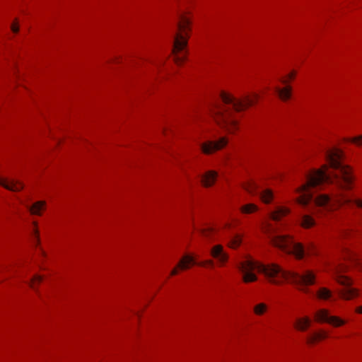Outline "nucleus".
Instances as JSON below:
<instances>
[{
  "label": "nucleus",
  "instance_id": "nucleus-1",
  "mask_svg": "<svg viewBox=\"0 0 362 362\" xmlns=\"http://www.w3.org/2000/svg\"><path fill=\"white\" fill-rule=\"evenodd\" d=\"M343 153L337 148L327 150L325 157L332 172H327V166L322 168L312 170L306 176V182L300 187L298 192L300 195L297 202L303 206L308 205L313 201L319 207L324 208L327 211H332L340 206L351 208L356 206L362 208V200L349 197L341 192L332 193V195L320 194L313 199L310 189L320 187L324 184H335L339 189H351L354 177L351 170L348 165L341 162Z\"/></svg>",
  "mask_w": 362,
  "mask_h": 362
},
{
  "label": "nucleus",
  "instance_id": "nucleus-2",
  "mask_svg": "<svg viewBox=\"0 0 362 362\" xmlns=\"http://www.w3.org/2000/svg\"><path fill=\"white\" fill-rule=\"evenodd\" d=\"M239 269L243 273V279L245 283L257 280V276L252 272L255 269L263 274L269 282L274 284L287 280L298 286H308L313 284L315 279V274L310 270H305L300 274L287 272L276 264H264L252 259L242 262Z\"/></svg>",
  "mask_w": 362,
  "mask_h": 362
},
{
  "label": "nucleus",
  "instance_id": "nucleus-3",
  "mask_svg": "<svg viewBox=\"0 0 362 362\" xmlns=\"http://www.w3.org/2000/svg\"><path fill=\"white\" fill-rule=\"evenodd\" d=\"M220 97L224 105L216 107L215 119L219 125L226 127L230 132H233L238 128L237 120L233 117L234 112L241 111L252 105L259 96L257 94H255L253 98L246 95L240 100L221 91Z\"/></svg>",
  "mask_w": 362,
  "mask_h": 362
},
{
  "label": "nucleus",
  "instance_id": "nucleus-4",
  "mask_svg": "<svg viewBox=\"0 0 362 362\" xmlns=\"http://www.w3.org/2000/svg\"><path fill=\"white\" fill-rule=\"evenodd\" d=\"M190 21L185 15H182L178 23L179 32L174 37L173 52L176 64H180L185 60L187 45L188 30H189Z\"/></svg>",
  "mask_w": 362,
  "mask_h": 362
},
{
  "label": "nucleus",
  "instance_id": "nucleus-5",
  "mask_svg": "<svg viewBox=\"0 0 362 362\" xmlns=\"http://www.w3.org/2000/svg\"><path fill=\"white\" fill-rule=\"evenodd\" d=\"M271 242L275 247L288 254L294 255L298 259L303 258L306 253L304 246L301 243L295 242L287 235H273L271 237Z\"/></svg>",
  "mask_w": 362,
  "mask_h": 362
},
{
  "label": "nucleus",
  "instance_id": "nucleus-6",
  "mask_svg": "<svg viewBox=\"0 0 362 362\" xmlns=\"http://www.w3.org/2000/svg\"><path fill=\"white\" fill-rule=\"evenodd\" d=\"M344 269H337V272L339 273L340 270ZM337 281L344 287L339 291V296L345 300H350L358 296V291L351 287V281L346 276L337 274Z\"/></svg>",
  "mask_w": 362,
  "mask_h": 362
},
{
  "label": "nucleus",
  "instance_id": "nucleus-7",
  "mask_svg": "<svg viewBox=\"0 0 362 362\" xmlns=\"http://www.w3.org/2000/svg\"><path fill=\"white\" fill-rule=\"evenodd\" d=\"M315 319L320 322H327L334 327L344 325L346 321L337 316L330 315L329 311L325 309H320L315 313Z\"/></svg>",
  "mask_w": 362,
  "mask_h": 362
},
{
  "label": "nucleus",
  "instance_id": "nucleus-8",
  "mask_svg": "<svg viewBox=\"0 0 362 362\" xmlns=\"http://www.w3.org/2000/svg\"><path fill=\"white\" fill-rule=\"evenodd\" d=\"M227 142L228 140L225 137H222L217 141H209L206 143H203L201 145V148L203 153L210 154L224 147L227 144Z\"/></svg>",
  "mask_w": 362,
  "mask_h": 362
},
{
  "label": "nucleus",
  "instance_id": "nucleus-9",
  "mask_svg": "<svg viewBox=\"0 0 362 362\" xmlns=\"http://www.w3.org/2000/svg\"><path fill=\"white\" fill-rule=\"evenodd\" d=\"M211 256L215 258L220 264H225L228 259V255L224 251L221 245H216L211 248Z\"/></svg>",
  "mask_w": 362,
  "mask_h": 362
},
{
  "label": "nucleus",
  "instance_id": "nucleus-10",
  "mask_svg": "<svg viewBox=\"0 0 362 362\" xmlns=\"http://www.w3.org/2000/svg\"><path fill=\"white\" fill-rule=\"evenodd\" d=\"M0 185L13 192H18L23 188V185L19 181L2 177H0Z\"/></svg>",
  "mask_w": 362,
  "mask_h": 362
},
{
  "label": "nucleus",
  "instance_id": "nucleus-11",
  "mask_svg": "<svg viewBox=\"0 0 362 362\" xmlns=\"http://www.w3.org/2000/svg\"><path fill=\"white\" fill-rule=\"evenodd\" d=\"M195 264H196V262L192 257H191L189 255H185L180 259L177 267L174 268L171 271L170 275H176L177 274L178 268H180L182 270L187 269L188 268H189L190 265H194Z\"/></svg>",
  "mask_w": 362,
  "mask_h": 362
},
{
  "label": "nucleus",
  "instance_id": "nucleus-12",
  "mask_svg": "<svg viewBox=\"0 0 362 362\" xmlns=\"http://www.w3.org/2000/svg\"><path fill=\"white\" fill-rule=\"evenodd\" d=\"M218 174L214 170H209L202 177V182L204 187H210L216 180Z\"/></svg>",
  "mask_w": 362,
  "mask_h": 362
},
{
  "label": "nucleus",
  "instance_id": "nucleus-13",
  "mask_svg": "<svg viewBox=\"0 0 362 362\" xmlns=\"http://www.w3.org/2000/svg\"><path fill=\"white\" fill-rule=\"evenodd\" d=\"M290 213V209L284 206H278L276 209L270 214V217L274 221H279L282 217Z\"/></svg>",
  "mask_w": 362,
  "mask_h": 362
},
{
  "label": "nucleus",
  "instance_id": "nucleus-14",
  "mask_svg": "<svg viewBox=\"0 0 362 362\" xmlns=\"http://www.w3.org/2000/svg\"><path fill=\"white\" fill-rule=\"evenodd\" d=\"M274 90L278 93L279 98L284 101L291 98L292 88L290 86H287L284 88L275 87Z\"/></svg>",
  "mask_w": 362,
  "mask_h": 362
},
{
  "label": "nucleus",
  "instance_id": "nucleus-15",
  "mask_svg": "<svg viewBox=\"0 0 362 362\" xmlns=\"http://www.w3.org/2000/svg\"><path fill=\"white\" fill-rule=\"evenodd\" d=\"M46 202L44 201H39L34 203L29 207V210L32 214L41 215V211L44 209Z\"/></svg>",
  "mask_w": 362,
  "mask_h": 362
},
{
  "label": "nucleus",
  "instance_id": "nucleus-16",
  "mask_svg": "<svg viewBox=\"0 0 362 362\" xmlns=\"http://www.w3.org/2000/svg\"><path fill=\"white\" fill-rule=\"evenodd\" d=\"M300 223L302 227L309 228L315 225V221L312 216L304 214L300 216Z\"/></svg>",
  "mask_w": 362,
  "mask_h": 362
},
{
  "label": "nucleus",
  "instance_id": "nucleus-17",
  "mask_svg": "<svg viewBox=\"0 0 362 362\" xmlns=\"http://www.w3.org/2000/svg\"><path fill=\"white\" fill-rule=\"evenodd\" d=\"M310 325V320L308 317L299 318L296 320L295 326L300 330L305 331Z\"/></svg>",
  "mask_w": 362,
  "mask_h": 362
},
{
  "label": "nucleus",
  "instance_id": "nucleus-18",
  "mask_svg": "<svg viewBox=\"0 0 362 362\" xmlns=\"http://www.w3.org/2000/svg\"><path fill=\"white\" fill-rule=\"evenodd\" d=\"M317 296L320 299L328 300L332 298V293L329 289L325 287H322L319 288L318 291L317 292Z\"/></svg>",
  "mask_w": 362,
  "mask_h": 362
},
{
  "label": "nucleus",
  "instance_id": "nucleus-19",
  "mask_svg": "<svg viewBox=\"0 0 362 362\" xmlns=\"http://www.w3.org/2000/svg\"><path fill=\"white\" fill-rule=\"evenodd\" d=\"M260 197L263 202L269 204L273 199V192L269 189H265L262 190L260 192Z\"/></svg>",
  "mask_w": 362,
  "mask_h": 362
},
{
  "label": "nucleus",
  "instance_id": "nucleus-20",
  "mask_svg": "<svg viewBox=\"0 0 362 362\" xmlns=\"http://www.w3.org/2000/svg\"><path fill=\"white\" fill-rule=\"evenodd\" d=\"M257 206L254 204H245L244 206H243L241 208H240V211L243 214H251V213H253L255 211H256L257 210Z\"/></svg>",
  "mask_w": 362,
  "mask_h": 362
},
{
  "label": "nucleus",
  "instance_id": "nucleus-21",
  "mask_svg": "<svg viewBox=\"0 0 362 362\" xmlns=\"http://www.w3.org/2000/svg\"><path fill=\"white\" fill-rule=\"evenodd\" d=\"M245 189L252 194L257 193V186L253 181H250L244 185Z\"/></svg>",
  "mask_w": 362,
  "mask_h": 362
},
{
  "label": "nucleus",
  "instance_id": "nucleus-22",
  "mask_svg": "<svg viewBox=\"0 0 362 362\" xmlns=\"http://www.w3.org/2000/svg\"><path fill=\"white\" fill-rule=\"evenodd\" d=\"M327 334L325 332L315 333L312 337L308 338V343H314L316 340H320L327 338Z\"/></svg>",
  "mask_w": 362,
  "mask_h": 362
},
{
  "label": "nucleus",
  "instance_id": "nucleus-23",
  "mask_svg": "<svg viewBox=\"0 0 362 362\" xmlns=\"http://www.w3.org/2000/svg\"><path fill=\"white\" fill-rule=\"evenodd\" d=\"M254 313L257 315H263L267 310V306L265 303H258L257 304L255 307H254Z\"/></svg>",
  "mask_w": 362,
  "mask_h": 362
},
{
  "label": "nucleus",
  "instance_id": "nucleus-24",
  "mask_svg": "<svg viewBox=\"0 0 362 362\" xmlns=\"http://www.w3.org/2000/svg\"><path fill=\"white\" fill-rule=\"evenodd\" d=\"M241 241V237L238 235H235L232 238L231 240L230 241L229 245L233 248H235L240 245Z\"/></svg>",
  "mask_w": 362,
  "mask_h": 362
},
{
  "label": "nucleus",
  "instance_id": "nucleus-25",
  "mask_svg": "<svg viewBox=\"0 0 362 362\" xmlns=\"http://www.w3.org/2000/svg\"><path fill=\"white\" fill-rule=\"evenodd\" d=\"M348 141L354 143L357 145H361L362 144V135L359 136L353 137L351 139H347Z\"/></svg>",
  "mask_w": 362,
  "mask_h": 362
},
{
  "label": "nucleus",
  "instance_id": "nucleus-26",
  "mask_svg": "<svg viewBox=\"0 0 362 362\" xmlns=\"http://www.w3.org/2000/svg\"><path fill=\"white\" fill-rule=\"evenodd\" d=\"M42 279V277L41 276H39V275H35L31 280V282L30 284V286L32 288H34V284L35 282H38L40 283Z\"/></svg>",
  "mask_w": 362,
  "mask_h": 362
},
{
  "label": "nucleus",
  "instance_id": "nucleus-27",
  "mask_svg": "<svg viewBox=\"0 0 362 362\" xmlns=\"http://www.w3.org/2000/svg\"><path fill=\"white\" fill-rule=\"evenodd\" d=\"M201 232L204 236L208 237L209 235V234L212 232V228H204V229H202Z\"/></svg>",
  "mask_w": 362,
  "mask_h": 362
},
{
  "label": "nucleus",
  "instance_id": "nucleus-28",
  "mask_svg": "<svg viewBox=\"0 0 362 362\" xmlns=\"http://www.w3.org/2000/svg\"><path fill=\"white\" fill-rule=\"evenodd\" d=\"M34 225H35V228H33V233L35 235V242H36V244H39V237H38V230L36 228V226H37V224L36 223H34Z\"/></svg>",
  "mask_w": 362,
  "mask_h": 362
},
{
  "label": "nucleus",
  "instance_id": "nucleus-29",
  "mask_svg": "<svg viewBox=\"0 0 362 362\" xmlns=\"http://www.w3.org/2000/svg\"><path fill=\"white\" fill-rule=\"evenodd\" d=\"M11 30L13 33H18V23L16 22H14L12 25H11Z\"/></svg>",
  "mask_w": 362,
  "mask_h": 362
},
{
  "label": "nucleus",
  "instance_id": "nucleus-30",
  "mask_svg": "<svg viewBox=\"0 0 362 362\" xmlns=\"http://www.w3.org/2000/svg\"><path fill=\"white\" fill-rule=\"evenodd\" d=\"M213 264H214V263H213V261H211V260H208V261H206V262H202V263H201V264H200V265L204 266V265L209 264V265L212 266V265H213Z\"/></svg>",
  "mask_w": 362,
  "mask_h": 362
},
{
  "label": "nucleus",
  "instance_id": "nucleus-31",
  "mask_svg": "<svg viewBox=\"0 0 362 362\" xmlns=\"http://www.w3.org/2000/svg\"><path fill=\"white\" fill-rule=\"evenodd\" d=\"M356 312L362 314V305L357 307L356 308Z\"/></svg>",
  "mask_w": 362,
  "mask_h": 362
},
{
  "label": "nucleus",
  "instance_id": "nucleus-32",
  "mask_svg": "<svg viewBox=\"0 0 362 362\" xmlns=\"http://www.w3.org/2000/svg\"><path fill=\"white\" fill-rule=\"evenodd\" d=\"M295 75H296V72L293 71L290 74L288 75V77L291 79V78H294Z\"/></svg>",
  "mask_w": 362,
  "mask_h": 362
},
{
  "label": "nucleus",
  "instance_id": "nucleus-33",
  "mask_svg": "<svg viewBox=\"0 0 362 362\" xmlns=\"http://www.w3.org/2000/svg\"><path fill=\"white\" fill-rule=\"evenodd\" d=\"M346 255H347L350 258H352V257L354 258V255H353L351 252H349V251H347Z\"/></svg>",
  "mask_w": 362,
  "mask_h": 362
},
{
  "label": "nucleus",
  "instance_id": "nucleus-34",
  "mask_svg": "<svg viewBox=\"0 0 362 362\" xmlns=\"http://www.w3.org/2000/svg\"><path fill=\"white\" fill-rule=\"evenodd\" d=\"M284 84H286L287 83V81L284 79H281L280 80Z\"/></svg>",
  "mask_w": 362,
  "mask_h": 362
}]
</instances>
